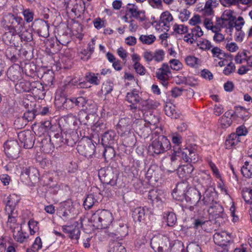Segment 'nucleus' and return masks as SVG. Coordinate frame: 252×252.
Returning <instances> with one entry per match:
<instances>
[{
  "mask_svg": "<svg viewBox=\"0 0 252 252\" xmlns=\"http://www.w3.org/2000/svg\"><path fill=\"white\" fill-rule=\"evenodd\" d=\"M113 217L112 213L105 209L98 210L90 219V222L96 229L107 228L112 223Z\"/></svg>",
  "mask_w": 252,
  "mask_h": 252,
  "instance_id": "nucleus-1",
  "label": "nucleus"
},
{
  "mask_svg": "<svg viewBox=\"0 0 252 252\" xmlns=\"http://www.w3.org/2000/svg\"><path fill=\"white\" fill-rule=\"evenodd\" d=\"M171 147L170 141L163 135H159L153 140L149 146V151L154 155H159L164 153Z\"/></svg>",
  "mask_w": 252,
  "mask_h": 252,
  "instance_id": "nucleus-2",
  "label": "nucleus"
},
{
  "mask_svg": "<svg viewBox=\"0 0 252 252\" xmlns=\"http://www.w3.org/2000/svg\"><path fill=\"white\" fill-rule=\"evenodd\" d=\"M214 243L217 245L215 250L218 252H228L230 245L232 243L229 233L226 231L216 232L213 236Z\"/></svg>",
  "mask_w": 252,
  "mask_h": 252,
  "instance_id": "nucleus-3",
  "label": "nucleus"
},
{
  "mask_svg": "<svg viewBox=\"0 0 252 252\" xmlns=\"http://www.w3.org/2000/svg\"><path fill=\"white\" fill-rule=\"evenodd\" d=\"M39 174L38 170L34 167H29L24 169L20 178L25 184L30 186H34L39 180Z\"/></svg>",
  "mask_w": 252,
  "mask_h": 252,
  "instance_id": "nucleus-4",
  "label": "nucleus"
},
{
  "mask_svg": "<svg viewBox=\"0 0 252 252\" xmlns=\"http://www.w3.org/2000/svg\"><path fill=\"white\" fill-rule=\"evenodd\" d=\"M4 149L6 156L12 160L19 157L20 147L16 140H7L4 144Z\"/></svg>",
  "mask_w": 252,
  "mask_h": 252,
  "instance_id": "nucleus-5",
  "label": "nucleus"
},
{
  "mask_svg": "<svg viewBox=\"0 0 252 252\" xmlns=\"http://www.w3.org/2000/svg\"><path fill=\"white\" fill-rule=\"evenodd\" d=\"M5 21L7 24V26L13 30L15 32H20L23 30L25 22L23 18L17 15L8 13L6 16Z\"/></svg>",
  "mask_w": 252,
  "mask_h": 252,
  "instance_id": "nucleus-6",
  "label": "nucleus"
},
{
  "mask_svg": "<svg viewBox=\"0 0 252 252\" xmlns=\"http://www.w3.org/2000/svg\"><path fill=\"white\" fill-rule=\"evenodd\" d=\"M32 31L39 36L46 38L49 36V25L47 21L43 19L35 20L32 24Z\"/></svg>",
  "mask_w": 252,
  "mask_h": 252,
  "instance_id": "nucleus-7",
  "label": "nucleus"
},
{
  "mask_svg": "<svg viewBox=\"0 0 252 252\" xmlns=\"http://www.w3.org/2000/svg\"><path fill=\"white\" fill-rule=\"evenodd\" d=\"M183 194L187 202L194 204L195 206H199L201 203V193L195 188H189L186 192H183Z\"/></svg>",
  "mask_w": 252,
  "mask_h": 252,
  "instance_id": "nucleus-8",
  "label": "nucleus"
},
{
  "mask_svg": "<svg viewBox=\"0 0 252 252\" xmlns=\"http://www.w3.org/2000/svg\"><path fill=\"white\" fill-rule=\"evenodd\" d=\"M19 140L23 144V146L26 149H31L34 145L35 136L30 130H24L20 132L18 135Z\"/></svg>",
  "mask_w": 252,
  "mask_h": 252,
  "instance_id": "nucleus-9",
  "label": "nucleus"
},
{
  "mask_svg": "<svg viewBox=\"0 0 252 252\" xmlns=\"http://www.w3.org/2000/svg\"><path fill=\"white\" fill-rule=\"evenodd\" d=\"M171 74L169 65L166 63H163L156 71V76L158 80L162 81V85L165 87L168 84L167 81Z\"/></svg>",
  "mask_w": 252,
  "mask_h": 252,
  "instance_id": "nucleus-10",
  "label": "nucleus"
},
{
  "mask_svg": "<svg viewBox=\"0 0 252 252\" xmlns=\"http://www.w3.org/2000/svg\"><path fill=\"white\" fill-rule=\"evenodd\" d=\"M148 198L153 205L158 206L163 202L165 195L162 190L153 189L149 191Z\"/></svg>",
  "mask_w": 252,
  "mask_h": 252,
  "instance_id": "nucleus-11",
  "label": "nucleus"
},
{
  "mask_svg": "<svg viewBox=\"0 0 252 252\" xmlns=\"http://www.w3.org/2000/svg\"><path fill=\"white\" fill-rule=\"evenodd\" d=\"M99 174V179L104 184L112 186L116 185L118 177L112 171L101 170Z\"/></svg>",
  "mask_w": 252,
  "mask_h": 252,
  "instance_id": "nucleus-12",
  "label": "nucleus"
},
{
  "mask_svg": "<svg viewBox=\"0 0 252 252\" xmlns=\"http://www.w3.org/2000/svg\"><path fill=\"white\" fill-rule=\"evenodd\" d=\"M209 214L215 219H221V222L226 220V215L224 213L223 208L221 205L217 202L209 207L208 210Z\"/></svg>",
  "mask_w": 252,
  "mask_h": 252,
  "instance_id": "nucleus-13",
  "label": "nucleus"
},
{
  "mask_svg": "<svg viewBox=\"0 0 252 252\" xmlns=\"http://www.w3.org/2000/svg\"><path fill=\"white\" fill-rule=\"evenodd\" d=\"M182 158L187 162L196 163L199 159L196 151L192 147H187L181 153Z\"/></svg>",
  "mask_w": 252,
  "mask_h": 252,
  "instance_id": "nucleus-14",
  "label": "nucleus"
},
{
  "mask_svg": "<svg viewBox=\"0 0 252 252\" xmlns=\"http://www.w3.org/2000/svg\"><path fill=\"white\" fill-rule=\"evenodd\" d=\"M126 12L130 13V18H134L141 22L146 20L145 12L144 10H139L138 6L133 3H128L126 5Z\"/></svg>",
  "mask_w": 252,
  "mask_h": 252,
  "instance_id": "nucleus-15",
  "label": "nucleus"
},
{
  "mask_svg": "<svg viewBox=\"0 0 252 252\" xmlns=\"http://www.w3.org/2000/svg\"><path fill=\"white\" fill-rule=\"evenodd\" d=\"M216 196L217 193L214 188H209L206 189L203 199L201 200V203L200 204L210 207L217 202L216 201Z\"/></svg>",
  "mask_w": 252,
  "mask_h": 252,
  "instance_id": "nucleus-16",
  "label": "nucleus"
},
{
  "mask_svg": "<svg viewBox=\"0 0 252 252\" xmlns=\"http://www.w3.org/2000/svg\"><path fill=\"white\" fill-rule=\"evenodd\" d=\"M173 20V18L172 14L168 11L163 12L160 15V20L158 24L156 25V29L159 30L160 28H158V26L162 27V30L166 32L169 30L170 25Z\"/></svg>",
  "mask_w": 252,
  "mask_h": 252,
  "instance_id": "nucleus-17",
  "label": "nucleus"
},
{
  "mask_svg": "<svg viewBox=\"0 0 252 252\" xmlns=\"http://www.w3.org/2000/svg\"><path fill=\"white\" fill-rule=\"evenodd\" d=\"M95 145L89 141L86 143L81 142L77 146V150L81 154L87 158H91L95 152Z\"/></svg>",
  "mask_w": 252,
  "mask_h": 252,
  "instance_id": "nucleus-18",
  "label": "nucleus"
},
{
  "mask_svg": "<svg viewBox=\"0 0 252 252\" xmlns=\"http://www.w3.org/2000/svg\"><path fill=\"white\" fill-rule=\"evenodd\" d=\"M129 120L127 118L121 119L118 125V131L121 133L122 136L129 134V137L131 139H134V135L130 132L131 126L128 124Z\"/></svg>",
  "mask_w": 252,
  "mask_h": 252,
  "instance_id": "nucleus-19",
  "label": "nucleus"
},
{
  "mask_svg": "<svg viewBox=\"0 0 252 252\" xmlns=\"http://www.w3.org/2000/svg\"><path fill=\"white\" fill-rule=\"evenodd\" d=\"M203 32L199 26H196L191 29V33L185 35L184 37V40L185 42L192 44L194 43L197 38L202 36Z\"/></svg>",
  "mask_w": 252,
  "mask_h": 252,
  "instance_id": "nucleus-20",
  "label": "nucleus"
},
{
  "mask_svg": "<svg viewBox=\"0 0 252 252\" xmlns=\"http://www.w3.org/2000/svg\"><path fill=\"white\" fill-rule=\"evenodd\" d=\"M77 222H75V223L70 225H63L62 226L63 231L68 234L69 238L71 239H74L77 240L80 236V230L79 227L77 226Z\"/></svg>",
  "mask_w": 252,
  "mask_h": 252,
  "instance_id": "nucleus-21",
  "label": "nucleus"
},
{
  "mask_svg": "<svg viewBox=\"0 0 252 252\" xmlns=\"http://www.w3.org/2000/svg\"><path fill=\"white\" fill-rule=\"evenodd\" d=\"M126 98V100L131 104L129 105L130 109H135L137 104L141 100V97L139 95V91L135 89L127 93Z\"/></svg>",
  "mask_w": 252,
  "mask_h": 252,
  "instance_id": "nucleus-22",
  "label": "nucleus"
},
{
  "mask_svg": "<svg viewBox=\"0 0 252 252\" xmlns=\"http://www.w3.org/2000/svg\"><path fill=\"white\" fill-rule=\"evenodd\" d=\"M193 170L192 165L189 164L179 166L177 169V173L180 178L187 180L193 176Z\"/></svg>",
  "mask_w": 252,
  "mask_h": 252,
  "instance_id": "nucleus-23",
  "label": "nucleus"
},
{
  "mask_svg": "<svg viewBox=\"0 0 252 252\" xmlns=\"http://www.w3.org/2000/svg\"><path fill=\"white\" fill-rule=\"evenodd\" d=\"M30 92L33 95L39 98L44 97L46 94L43 84L38 81L31 82Z\"/></svg>",
  "mask_w": 252,
  "mask_h": 252,
  "instance_id": "nucleus-24",
  "label": "nucleus"
},
{
  "mask_svg": "<svg viewBox=\"0 0 252 252\" xmlns=\"http://www.w3.org/2000/svg\"><path fill=\"white\" fill-rule=\"evenodd\" d=\"M4 201L6 205L5 212H14L15 206L18 203L19 199L16 194H13L7 196Z\"/></svg>",
  "mask_w": 252,
  "mask_h": 252,
  "instance_id": "nucleus-25",
  "label": "nucleus"
},
{
  "mask_svg": "<svg viewBox=\"0 0 252 252\" xmlns=\"http://www.w3.org/2000/svg\"><path fill=\"white\" fill-rule=\"evenodd\" d=\"M75 208L72 206H67L62 208L59 212L60 217L65 221H68L74 218Z\"/></svg>",
  "mask_w": 252,
  "mask_h": 252,
  "instance_id": "nucleus-26",
  "label": "nucleus"
},
{
  "mask_svg": "<svg viewBox=\"0 0 252 252\" xmlns=\"http://www.w3.org/2000/svg\"><path fill=\"white\" fill-rule=\"evenodd\" d=\"M116 134L113 130L105 132L102 136L101 143L104 147L111 146L116 140Z\"/></svg>",
  "mask_w": 252,
  "mask_h": 252,
  "instance_id": "nucleus-27",
  "label": "nucleus"
},
{
  "mask_svg": "<svg viewBox=\"0 0 252 252\" xmlns=\"http://www.w3.org/2000/svg\"><path fill=\"white\" fill-rule=\"evenodd\" d=\"M148 211V208L145 207H139L135 208L132 212L133 220L135 222H141L144 220L145 215Z\"/></svg>",
  "mask_w": 252,
  "mask_h": 252,
  "instance_id": "nucleus-28",
  "label": "nucleus"
},
{
  "mask_svg": "<svg viewBox=\"0 0 252 252\" xmlns=\"http://www.w3.org/2000/svg\"><path fill=\"white\" fill-rule=\"evenodd\" d=\"M219 4L217 0H208L205 3L203 9L201 10V13L205 16H211L213 13V9Z\"/></svg>",
  "mask_w": 252,
  "mask_h": 252,
  "instance_id": "nucleus-29",
  "label": "nucleus"
},
{
  "mask_svg": "<svg viewBox=\"0 0 252 252\" xmlns=\"http://www.w3.org/2000/svg\"><path fill=\"white\" fill-rule=\"evenodd\" d=\"M15 89L19 93L30 92L31 82L20 79L15 85Z\"/></svg>",
  "mask_w": 252,
  "mask_h": 252,
  "instance_id": "nucleus-30",
  "label": "nucleus"
},
{
  "mask_svg": "<svg viewBox=\"0 0 252 252\" xmlns=\"http://www.w3.org/2000/svg\"><path fill=\"white\" fill-rule=\"evenodd\" d=\"M55 104L65 109H71L73 108V103L70 98L61 97L60 98H57L56 97Z\"/></svg>",
  "mask_w": 252,
  "mask_h": 252,
  "instance_id": "nucleus-31",
  "label": "nucleus"
},
{
  "mask_svg": "<svg viewBox=\"0 0 252 252\" xmlns=\"http://www.w3.org/2000/svg\"><path fill=\"white\" fill-rule=\"evenodd\" d=\"M240 142V138L235 135L234 133L230 134L225 140L226 149L234 148Z\"/></svg>",
  "mask_w": 252,
  "mask_h": 252,
  "instance_id": "nucleus-32",
  "label": "nucleus"
},
{
  "mask_svg": "<svg viewBox=\"0 0 252 252\" xmlns=\"http://www.w3.org/2000/svg\"><path fill=\"white\" fill-rule=\"evenodd\" d=\"M243 198L246 203L251 205V220L252 222V189L244 188L242 191Z\"/></svg>",
  "mask_w": 252,
  "mask_h": 252,
  "instance_id": "nucleus-33",
  "label": "nucleus"
},
{
  "mask_svg": "<svg viewBox=\"0 0 252 252\" xmlns=\"http://www.w3.org/2000/svg\"><path fill=\"white\" fill-rule=\"evenodd\" d=\"M158 167L156 165L150 166L146 173V178L149 181H157L158 177Z\"/></svg>",
  "mask_w": 252,
  "mask_h": 252,
  "instance_id": "nucleus-34",
  "label": "nucleus"
},
{
  "mask_svg": "<svg viewBox=\"0 0 252 252\" xmlns=\"http://www.w3.org/2000/svg\"><path fill=\"white\" fill-rule=\"evenodd\" d=\"M199 183L204 188H213L212 178L210 174L203 172L198 179Z\"/></svg>",
  "mask_w": 252,
  "mask_h": 252,
  "instance_id": "nucleus-35",
  "label": "nucleus"
},
{
  "mask_svg": "<svg viewBox=\"0 0 252 252\" xmlns=\"http://www.w3.org/2000/svg\"><path fill=\"white\" fill-rule=\"evenodd\" d=\"M241 173L243 175L247 178H252V162L246 161L244 165L241 167Z\"/></svg>",
  "mask_w": 252,
  "mask_h": 252,
  "instance_id": "nucleus-36",
  "label": "nucleus"
},
{
  "mask_svg": "<svg viewBox=\"0 0 252 252\" xmlns=\"http://www.w3.org/2000/svg\"><path fill=\"white\" fill-rule=\"evenodd\" d=\"M20 37L22 41H25L26 42H30L32 40V34L28 30H25L24 28L23 30H20V32H17Z\"/></svg>",
  "mask_w": 252,
  "mask_h": 252,
  "instance_id": "nucleus-37",
  "label": "nucleus"
},
{
  "mask_svg": "<svg viewBox=\"0 0 252 252\" xmlns=\"http://www.w3.org/2000/svg\"><path fill=\"white\" fill-rule=\"evenodd\" d=\"M221 18L228 23L229 27H233L232 22L235 19V17L233 16V11L230 9L225 10L222 13Z\"/></svg>",
  "mask_w": 252,
  "mask_h": 252,
  "instance_id": "nucleus-38",
  "label": "nucleus"
},
{
  "mask_svg": "<svg viewBox=\"0 0 252 252\" xmlns=\"http://www.w3.org/2000/svg\"><path fill=\"white\" fill-rule=\"evenodd\" d=\"M97 199L95 198L94 194H89L86 197L83 205L86 209H90L95 203H97Z\"/></svg>",
  "mask_w": 252,
  "mask_h": 252,
  "instance_id": "nucleus-39",
  "label": "nucleus"
},
{
  "mask_svg": "<svg viewBox=\"0 0 252 252\" xmlns=\"http://www.w3.org/2000/svg\"><path fill=\"white\" fill-rule=\"evenodd\" d=\"M235 115L243 120H246L249 116V113L244 107L240 106H236Z\"/></svg>",
  "mask_w": 252,
  "mask_h": 252,
  "instance_id": "nucleus-40",
  "label": "nucleus"
},
{
  "mask_svg": "<svg viewBox=\"0 0 252 252\" xmlns=\"http://www.w3.org/2000/svg\"><path fill=\"white\" fill-rule=\"evenodd\" d=\"M25 72L27 76L32 78L35 77L36 74V66L33 63H29L25 64Z\"/></svg>",
  "mask_w": 252,
  "mask_h": 252,
  "instance_id": "nucleus-41",
  "label": "nucleus"
},
{
  "mask_svg": "<svg viewBox=\"0 0 252 252\" xmlns=\"http://www.w3.org/2000/svg\"><path fill=\"white\" fill-rule=\"evenodd\" d=\"M41 143V147L44 152L48 153L53 151L54 146L53 143L51 142V138L48 140L47 139L42 140Z\"/></svg>",
  "mask_w": 252,
  "mask_h": 252,
  "instance_id": "nucleus-42",
  "label": "nucleus"
},
{
  "mask_svg": "<svg viewBox=\"0 0 252 252\" xmlns=\"http://www.w3.org/2000/svg\"><path fill=\"white\" fill-rule=\"evenodd\" d=\"M17 49L13 47H8L5 51V55L7 59L12 62H16L18 59Z\"/></svg>",
  "mask_w": 252,
  "mask_h": 252,
  "instance_id": "nucleus-43",
  "label": "nucleus"
},
{
  "mask_svg": "<svg viewBox=\"0 0 252 252\" xmlns=\"http://www.w3.org/2000/svg\"><path fill=\"white\" fill-rule=\"evenodd\" d=\"M98 74H96L92 73V72H87L85 75V79L87 81L88 83H90V84L97 85L100 83V80L98 78Z\"/></svg>",
  "mask_w": 252,
  "mask_h": 252,
  "instance_id": "nucleus-44",
  "label": "nucleus"
},
{
  "mask_svg": "<svg viewBox=\"0 0 252 252\" xmlns=\"http://www.w3.org/2000/svg\"><path fill=\"white\" fill-rule=\"evenodd\" d=\"M197 45L199 48L204 51L210 50L213 45L211 42L206 39H200L197 41Z\"/></svg>",
  "mask_w": 252,
  "mask_h": 252,
  "instance_id": "nucleus-45",
  "label": "nucleus"
},
{
  "mask_svg": "<svg viewBox=\"0 0 252 252\" xmlns=\"http://www.w3.org/2000/svg\"><path fill=\"white\" fill-rule=\"evenodd\" d=\"M188 65L192 67H197L201 63L200 60L193 56H188L185 59Z\"/></svg>",
  "mask_w": 252,
  "mask_h": 252,
  "instance_id": "nucleus-46",
  "label": "nucleus"
},
{
  "mask_svg": "<svg viewBox=\"0 0 252 252\" xmlns=\"http://www.w3.org/2000/svg\"><path fill=\"white\" fill-rule=\"evenodd\" d=\"M139 103L140 109L143 111L153 109L155 107V105L152 100H142L141 98V100Z\"/></svg>",
  "mask_w": 252,
  "mask_h": 252,
  "instance_id": "nucleus-47",
  "label": "nucleus"
},
{
  "mask_svg": "<svg viewBox=\"0 0 252 252\" xmlns=\"http://www.w3.org/2000/svg\"><path fill=\"white\" fill-rule=\"evenodd\" d=\"M22 13L24 16V22H26L29 23L33 21L34 13L32 10L29 8L23 9Z\"/></svg>",
  "mask_w": 252,
  "mask_h": 252,
  "instance_id": "nucleus-48",
  "label": "nucleus"
},
{
  "mask_svg": "<svg viewBox=\"0 0 252 252\" xmlns=\"http://www.w3.org/2000/svg\"><path fill=\"white\" fill-rule=\"evenodd\" d=\"M7 74L8 75V77L10 80L15 82L17 81H19L21 78V73L17 69H14L13 68H9L8 70Z\"/></svg>",
  "mask_w": 252,
  "mask_h": 252,
  "instance_id": "nucleus-49",
  "label": "nucleus"
},
{
  "mask_svg": "<svg viewBox=\"0 0 252 252\" xmlns=\"http://www.w3.org/2000/svg\"><path fill=\"white\" fill-rule=\"evenodd\" d=\"M144 122H146L150 125H156L159 122L158 118L150 112L149 115L148 114L144 116Z\"/></svg>",
  "mask_w": 252,
  "mask_h": 252,
  "instance_id": "nucleus-50",
  "label": "nucleus"
},
{
  "mask_svg": "<svg viewBox=\"0 0 252 252\" xmlns=\"http://www.w3.org/2000/svg\"><path fill=\"white\" fill-rule=\"evenodd\" d=\"M109 252H126V251L121 243L114 242L111 245Z\"/></svg>",
  "mask_w": 252,
  "mask_h": 252,
  "instance_id": "nucleus-51",
  "label": "nucleus"
},
{
  "mask_svg": "<svg viewBox=\"0 0 252 252\" xmlns=\"http://www.w3.org/2000/svg\"><path fill=\"white\" fill-rule=\"evenodd\" d=\"M54 77L52 73L44 72L41 77L43 83L45 86H50L53 84Z\"/></svg>",
  "mask_w": 252,
  "mask_h": 252,
  "instance_id": "nucleus-52",
  "label": "nucleus"
},
{
  "mask_svg": "<svg viewBox=\"0 0 252 252\" xmlns=\"http://www.w3.org/2000/svg\"><path fill=\"white\" fill-rule=\"evenodd\" d=\"M212 54V56L214 58H217L221 59L223 57H226V55L225 53H223L222 51L218 47H213L210 50Z\"/></svg>",
  "mask_w": 252,
  "mask_h": 252,
  "instance_id": "nucleus-53",
  "label": "nucleus"
},
{
  "mask_svg": "<svg viewBox=\"0 0 252 252\" xmlns=\"http://www.w3.org/2000/svg\"><path fill=\"white\" fill-rule=\"evenodd\" d=\"M28 236L26 233H24L21 230H19L17 232H13V238L14 240L20 243H23L25 240L27 238Z\"/></svg>",
  "mask_w": 252,
  "mask_h": 252,
  "instance_id": "nucleus-54",
  "label": "nucleus"
},
{
  "mask_svg": "<svg viewBox=\"0 0 252 252\" xmlns=\"http://www.w3.org/2000/svg\"><path fill=\"white\" fill-rule=\"evenodd\" d=\"M139 40L143 43L146 44H151L156 40V37L154 35H141L139 37Z\"/></svg>",
  "mask_w": 252,
  "mask_h": 252,
  "instance_id": "nucleus-55",
  "label": "nucleus"
},
{
  "mask_svg": "<svg viewBox=\"0 0 252 252\" xmlns=\"http://www.w3.org/2000/svg\"><path fill=\"white\" fill-rule=\"evenodd\" d=\"M154 61L160 63L163 61L165 57V52L162 49H158L154 52Z\"/></svg>",
  "mask_w": 252,
  "mask_h": 252,
  "instance_id": "nucleus-56",
  "label": "nucleus"
},
{
  "mask_svg": "<svg viewBox=\"0 0 252 252\" xmlns=\"http://www.w3.org/2000/svg\"><path fill=\"white\" fill-rule=\"evenodd\" d=\"M114 84L112 82L106 81L103 84L101 91L104 94L110 93L113 89Z\"/></svg>",
  "mask_w": 252,
  "mask_h": 252,
  "instance_id": "nucleus-57",
  "label": "nucleus"
},
{
  "mask_svg": "<svg viewBox=\"0 0 252 252\" xmlns=\"http://www.w3.org/2000/svg\"><path fill=\"white\" fill-rule=\"evenodd\" d=\"M103 156L105 159H111L115 156V150L111 146L104 147Z\"/></svg>",
  "mask_w": 252,
  "mask_h": 252,
  "instance_id": "nucleus-58",
  "label": "nucleus"
},
{
  "mask_svg": "<svg viewBox=\"0 0 252 252\" xmlns=\"http://www.w3.org/2000/svg\"><path fill=\"white\" fill-rule=\"evenodd\" d=\"M15 36L14 34V32H6L3 36V40L6 43L13 44H15L14 40H15Z\"/></svg>",
  "mask_w": 252,
  "mask_h": 252,
  "instance_id": "nucleus-59",
  "label": "nucleus"
},
{
  "mask_svg": "<svg viewBox=\"0 0 252 252\" xmlns=\"http://www.w3.org/2000/svg\"><path fill=\"white\" fill-rule=\"evenodd\" d=\"M173 30L176 33L182 34L188 32V27L184 25L175 24L173 26Z\"/></svg>",
  "mask_w": 252,
  "mask_h": 252,
  "instance_id": "nucleus-60",
  "label": "nucleus"
},
{
  "mask_svg": "<svg viewBox=\"0 0 252 252\" xmlns=\"http://www.w3.org/2000/svg\"><path fill=\"white\" fill-rule=\"evenodd\" d=\"M132 111L133 117L135 119H142V117L145 116V113H144L143 111L140 109V106H136L135 109H130Z\"/></svg>",
  "mask_w": 252,
  "mask_h": 252,
  "instance_id": "nucleus-61",
  "label": "nucleus"
},
{
  "mask_svg": "<svg viewBox=\"0 0 252 252\" xmlns=\"http://www.w3.org/2000/svg\"><path fill=\"white\" fill-rule=\"evenodd\" d=\"M133 66L137 74H139L140 75H144L145 74L146 70L145 67L140 63H135Z\"/></svg>",
  "mask_w": 252,
  "mask_h": 252,
  "instance_id": "nucleus-62",
  "label": "nucleus"
},
{
  "mask_svg": "<svg viewBox=\"0 0 252 252\" xmlns=\"http://www.w3.org/2000/svg\"><path fill=\"white\" fill-rule=\"evenodd\" d=\"M219 123L221 127L224 128L231 125L232 120L231 118H225V116H222L219 120Z\"/></svg>",
  "mask_w": 252,
  "mask_h": 252,
  "instance_id": "nucleus-63",
  "label": "nucleus"
},
{
  "mask_svg": "<svg viewBox=\"0 0 252 252\" xmlns=\"http://www.w3.org/2000/svg\"><path fill=\"white\" fill-rule=\"evenodd\" d=\"M188 252H201V249L198 244L190 243L187 248Z\"/></svg>",
  "mask_w": 252,
  "mask_h": 252,
  "instance_id": "nucleus-64",
  "label": "nucleus"
}]
</instances>
